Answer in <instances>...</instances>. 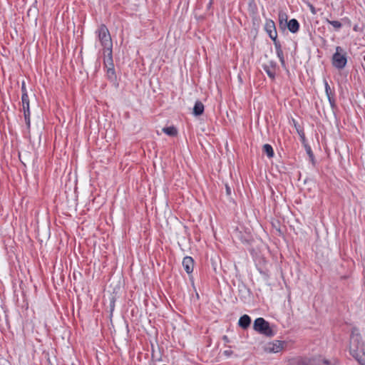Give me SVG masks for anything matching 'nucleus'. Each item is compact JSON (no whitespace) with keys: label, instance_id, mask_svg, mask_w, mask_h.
Returning <instances> with one entry per match:
<instances>
[{"label":"nucleus","instance_id":"1","mask_svg":"<svg viewBox=\"0 0 365 365\" xmlns=\"http://www.w3.org/2000/svg\"><path fill=\"white\" fill-rule=\"evenodd\" d=\"M101 46L104 48V53L112 51L113 43L110 32L105 24H101L96 31Z\"/></svg>","mask_w":365,"mask_h":365},{"label":"nucleus","instance_id":"2","mask_svg":"<svg viewBox=\"0 0 365 365\" xmlns=\"http://www.w3.org/2000/svg\"><path fill=\"white\" fill-rule=\"evenodd\" d=\"M364 350V343L356 328H353L350 337L349 351L352 356H357Z\"/></svg>","mask_w":365,"mask_h":365},{"label":"nucleus","instance_id":"3","mask_svg":"<svg viewBox=\"0 0 365 365\" xmlns=\"http://www.w3.org/2000/svg\"><path fill=\"white\" fill-rule=\"evenodd\" d=\"M253 329L255 331L266 336L271 337L274 334V331L270 327L269 323L262 317H259L255 320Z\"/></svg>","mask_w":365,"mask_h":365},{"label":"nucleus","instance_id":"4","mask_svg":"<svg viewBox=\"0 0 365 365\" xmlns=\"http://www.w3.org/2000/svg\"><path fill=\"white\" fill-rule=\"evenodd\" d=\"M347 58L346 53L341 46H336V52L332 56V65L338 69H342L346 66Z\"/></svg>","mask_w":365,"mask_h":365},{"label":"nucleus","instance_id":"5","mask_svg":"<svg viewBox=\"0 0 365 365\" xmlns=\"http://www.w3.org/2000/svg\"><path fill=\"white\" fill-rule=\"evenodd\" d=\"M284 341L276 340L266 344L264 349L269 353H277L283 349Z\"/></svg>","mask_w":365,"mask_h":365},{"label":"nucleus","instance_id":"6","mask_svg":"<svg viewBox=\"0 0 365 365\" xmlns=\"http://www.w3.org/2000/svg\"><path fill=\"white\" fill-rule=\"evenodd\" d=\"M264 29L272 40L277 38V32L276 30L275 24L272 20L267 19L266 21Z\"/></svg>","mask_w":365,"mask_h":365},{"label":"nucleus","instance_id":"7","mask_svg":"<svg viewBox=\"0 0 365 365\" xmlns=\"http://www.w3.org/2000/svg\"><path fill=\"white\" fill-rule=\"evenodd\" d=\"M263 69L267 76L272 80L275 78L276 75V63L271 61L268 63L263 65Z\"/></svg>","mask_w":365,"mask_h":365},{"label":"nucleus","instance_id":"8","mask_svg":"<svg viewBox=\"0 0 365 365\" xmlns=\"http://www.w3.org/2000/svg\"><path fill=\"white\" fill-rule=\"evenodd\" d=\"M324 83L326 95L328 98V100H329L331 107L332 108H334L336 106L335 99L334 97V93L331 91V88L326 79H324Z\"/></svg>","mask_w":365,"mask_h":365},{"label":"nucleus","instance_id":"9","mask_svg":"<svg viewBox=\"0 0 365 365\" xmlns=\"http://www.w3.org/2000/svg\"><path fill=\"white\" fill-rule=\"evenodd\" d=\"M182 266L187 274H190L193 271L194 260L191 257H185L182 260Z\"/></svg>","mask_w":365,"mask_h":365},{"label":"nucleus","instance_id":"10","mask_svg":"<svg viewBox=\"0 0 365 365\" xmlns=\"http://www.w3.org/2000/svg\"><path fill=\"white\" fill-rule=\"evenodd\" d=\"M104 59H103V63L104 66L108 70L110 68H114V64L113 61V51H108L106 53H104Z\"/></svg>","mask_w":365,"mask_h":365},{"label":"nucleus","instance_id":"11","mask_svg":"<svg viewBox=\"0 0 365 365\" xmlns=\"http://www.w3.org/2000/svg\"><path fill=\"white\" fill-rule=\"evenodd\" d=\"M250 324L251 318L247 314H244L242 316L238 322L239 326L243 329H247L248 327H250Z\"/></svg>","mask_w":365,"mask_h":365},{"label":"nucleus","instance_id":"12","mask_svg":"<svg viewBox=\"0 0 365 365\" xmlns=\"http://www.w3.org/2000/svg\"><path fill=\"white\" fill-rule=\"evenodd\" d=\"M310 365H331V362L321 356L310 359Z\"/></svg>","mask_w":365,"mask_h":365},{"label":"nucleus","instance_id":"13","mask_svg":"<svg viewBox=\"0 0 365 365\" xmlns=\"http://www.w3.org/2000/svg\"><path fill=\"white\" fill-rule=\"evenodd\" d=\"M287 27L290 32L295 34L299 29V24L297 19H292L287 23Z\"/></svg>","mask_w":365,"mask_h":365},{"label":"nucleus","instance_id":"14","mask_svg":"<svg viewBox=\"0 0 365 365\" xmlns=\"http://www.w3.org/2000/svg\"><path fill=\"white\" fill-rule=\"evenodd\" d=\"M203 112H204L203 103L200 101H197L195 103L192 113L195 115L198 116V115H202L203 113Z\"/></svg>","mask_w":365,"mask_h":365},{"label":"nucleus","instance_id":"15","mask_svg":"<svg viewBox=\"0 0 365 365\" xmlns=\"http://www.w3.org/2000/svg\"><path fill=\"white\" fill-rule=\"evenodd\" d=\"M22 110L24 113L30 112L29 98L28 93H23L21 96Z\"/></svg>","mask_w":365,"mask_h":365},{"label":"nucleus","instance_id":"16","mask_svg":"<svg viewBox=\"0 0 365 365\" xmlns=\"http://www.w3.org/2000/svg\"><path fill=\"white\" fill-rule=\"evenodd\" d=\"M163 132L169 136H175L178 134V130L174 126L163 128Z\"/></svg>","mask_w":365,"mask_h":365},{"label":"nucleus","instance_id":"17","mask_svg":"<svg viewBox=\"0 0 365 365\" xmlns=\"http://www.w3.org/2000/svg\"><path fill=\"white\" fill-rule=\"evenodd\" d=\"M106 76H107L108 79L110 82L116 81L117 77H116L115 68H110L108 70H106Z\"/></svg>","mask_w":365,"mask_h":365},{"label":"nucleus","instance_id":"18","mask_svg":"<svg viewBox=\"0 0 365 365\" xmlns=\"http://www.w3.org/2000/svg\"><path fill=\"white\" fill-rule=\"evenodd\" d=\"M294 365H310V359L307 358H298L294 359Z\"/></svg>","mask_w":365,"mask_h":365},{"label":"nucleus","instance_id":"19","mask_svg":"<svg viewBox=\"0 0 365 365\" xmlns=\"http://www.w3.org/2000/svg\"><path fill=\"white\" fill-rule=\"evenodd\" d=\"M263 151L269 158H272L274 156L273 148L269 144H264L263 145Z\"/></svg>","mask_w":365,"mask_h":365},{"label":"nucleus","instance_id":"20","mask_svg":"<svg viewBox=\"0 0 365 365\" xmlns=\"http://www.w3.org/2000/svg\"><path fill=\"white\" fill-rule=\"evenodd\" d=\"M326 21L331 25L336 31L339 30L342 27V24L339 21H331L327 19Z\"/></svg>","mask_w":365,"mask_h":365},{"label":"nucleus","instance_id":"21","mask_svg":"<svg viewBox=\"0 0 365 365\" xmlns=\"http://www.w3.org/2000/svg\"><path fill=\"white\" fill-rule=\"evenodd\" d=\"M360 352L361 351H359V355L357 356L353 357L355 358L361 365H365V354L364 353L361 354Z\"/></svg>","mask_w":365,"mask_h":365},{"label":"nucleus","instance_id":"22","mask_svg":"<svg viewBox=\"0 0 365 365\" xmlns=\"http://www.w3.org/2000/svg\"><path fill=\"white\" fill-rule=\"evenodd\" d=\"M277 57L279 59V61L282 66V67H285V60L284 57V53L282 51H278L276 52Z\"/></svg>","mask_w":365,"mask_h":365},{"label":"nucleus","instance_id":"23","mask_svg":"<svg viewBox=\"0 0 365 365\" xmlns=\"http://www.w3.org/2000/svg\"><path fill=\"white\" fill-rule=\"evenodd\" d=\"M30 115H31L30 112L24 113L25 122H26V126H27L28 129L30 128V125H31Z\"/></svg>","mask_w":365,"mask_h":365},{"label":"nucleus","instance_id":"24","mask_svg":"<svg viewBox=\"0 0 365 365\" xmlns=\"http://www.w3.org/2000/svg\"><path fill=\"white\" fill-rule=\"evenodd\" d=\"M274 44L276 52L278 51H282L280 42L277 40V38L272 40Z\"/></svg>","mask_w":365,"mask_h":365},{"label":"nucleus","instance_id":"25","mask_svg":"<svg viewBox=\"0 0 365 365\" xmlns=\"http://www.w3.org/2000/svg\"><path fill=\"white\" fill-rule=\"evenodd\" d=\"M306 151L307 153V154L309 155L310 159L312 161L314 160V154H313V152L312 151V149L309 146H306Z\"/></svg>","mask_w":365,"mask_h":365},{"label":"nucleus","instance_id":"26","mask_svg":"<svg viewBox=\"0 0 365 365\" xmlns=\"http://www.w3.org/2000/svg\"><path fill=\"white\" fill-rule=\"evenodd\" d=\"M225 190H226L227 195H228V196L231 195L232 190H231V187L227 184L225 185Z\"/></svg>","mask_w":365,"mask_h":365},{"label":"nucleus","instance_id":"27","mask_svg":"<svg viewBox=\"0 0 365 365\" xmlns=\"http://www.w3.org/2000/svg\"><path fill=\"white\" fill-rule=\"evenodd\" d=\"M297 133L301 137L302 140L304 141L305 140V135L303 130L297 129Z\"/></svg>","mask_w":365,"mask_h":365},{"label":"nucleus","instance_id":"28","mask_svg":"<svg viewBox=\"0 0 365 365\" xmlns=\"http://www.w3.org/2000/svg\"><path fill=\"white\" fill-rule=\"evenodd\" d=\"M21 91H22V94L27 93L25 82H22V83H21Z\"/></svg>","mask_w":365,"mask_h":365},{"label":"nucleus","instance_id":"29","mask_svg":"<svg viewBox=\"0 0 365 365\" xmlns=\"http://www.w3.org/2000/svg\"><path fill=\"white\" fill-rule=\"evenodd\" d=\"M310 9H311V11L313 14H316V11H315V9H314V7L312 6V5H310Z\"/></svg>","mask_w":365,"mask_h":365},{"label":"nucleus","instance_id":"30","mask_svg":"<svg viewBox=\"0 0 365 365\" xmlns=\"http://www.w3.org/2000/svg\"><path fill=\"white\" fill-rule=\"evenodd\" d=\"M212 4H213V0H210V2H209L208 6H207L208 8H210L212 5Z\"/></svg>","mask_w":365,"mask_h":365},{"label":"nucleus","instance_id":"31","mask_svg":"<svg viewBox=\"0 0 365 365\" xmlns=\"http://www.w3.org/2000/svg\"><path fill=\"white\" fill-rule=\"evenodd\" d=\"M225 354L226 355H227V356H228V355H230V353H229V351H225Z\"/></svg>","mask_w":365,"mask_h":365},{"label":"nucleus","instance_id":"32","mask_svg":"<svg viewBox=\"0 0 365 365\" xmlns=\"http://www.w3.org/2000/svg\"><path fill=\"white\" fill-rule=\"evenodd\" d=\"M364 61H365V56H364Z\"/></svg>","mask_w":365,"mask_h":365},{"label":"nucleus","instance_id":"33","mask_svg":"<svg viewBox=\"0 0 365 365\" xmlns=\"http://www.w3.org/2000/svg\"><path fill=\"white\" fill-rule=\"evenodd\" d=\"M252 1H253L254 0H252Z\"/></svg>","mask_w":365,"mask_h":365}]
</instances>
